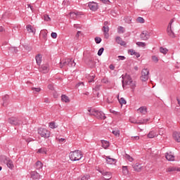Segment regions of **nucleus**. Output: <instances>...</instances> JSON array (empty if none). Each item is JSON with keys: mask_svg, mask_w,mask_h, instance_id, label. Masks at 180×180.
<instances>
[{"mask_svg": "<svg viewBox=\"0 0 180 180\" xmlns=\"http://www.w3.org/2000/svg\"><path fill=\"white\" fill-rule=\"evenodd\" d=\"M88 112H89V115L90 116H95L96 119H99L100 120H105V119H106L105 113H103L102 111H99L95 109H89Z\"/></svg>", "mask_w": 180, "mask_h": 180, "instance_id": "nucleus-1", "label": "nucleus"}, {"mask_svg": "<svg viewBox=\"0 0 180 180\" xmlns=\"http://www.w3.org/2000/svg\"><path fill=\"white\" fill-rule=\"evenodd\" d=\"M69 157L71 161H79V160L82 158V152H81V150H75L70 152Z\"/></svg>", "mask_w": 180, "mask_h": 180, "instance_id": "nucleus-2", "label": "nucleus"}, {"mask_svg": "<svg viewBox=\"0 0 180 180\" xmlns=\"http://www.w3.org/2000/svg\"><path fill=\"white\" fill-rule=\"evenodd\" d=\"M77 63L74 61L73 59H65V61L60 62V67L63 68V67H75Z\"/></svg>", "mask_w": 180, "mask_h": 180, "instance_id": "nucleus-3", "label": "nucleus"}, {"mask_svg": "<svg viewBox=\"0 0 180 180\" xmlns=\"http://www.w3.org/2000/svg\"><path fill=\"white\" fill-rule=\"evenodd\" d=\"M8 123H10V124H12L13 126H20V124H22V123L23 122H22V120H20V118L19 117H11L8 119Z\"/></svg>", "mask_w": 180, "mask_h": 180, "instance_id": "nucleus-4", "label": "nucleus"}, {"mask_svg": "<svg viewBox=\"0 0 180 180\" xmlns=\"http://www.w3.org/2000/svg\"><path fill=\"white\" fill-rule=\"evenodd\" d=\"M38 134H40L41 137H44V139H49L51 132L45 128H39Z\"/></svg>", "mask_w": 180, "mask_h": 180, "instance_id": "nucleus-5", "label": "nucleus"}, {"mask_svg": "<svg viewBox=\"0 0 180 180\" xmlns=\"http://www.w3.org/2000/svg\"><path fill=\"white\" fill-rule=\"evenodd\" d=\"M2 161L4 164H6L10 169H13L15 168V165H13V162L11 158L6 157V156H3L2 157Z\"/></svg>", "mask_w": 180, "mask_h": 180, "instance_id": "nucleus-6", "label": "nucleus"}, {"mask_svg": "<svg viewBox=\"0 0 180 180\" xmlns=\"http://www.w3.org/2000/svg\"><path fill=\"white\" fill-rule=\"evenodd\" d=\"M150 75V70L148 69H143L141 71V76L140 77L141 81L143 82H146V81H148V77Z\"/></svg>", "mask_w": 180, "mask_h": 180, "instance_id": "nucleus-7", "label": "nucleus"}, {"mask_svg": "<svg viewBox=\"0 0 180 180\" xmlns=\"http://www.w3.org/2000/svg\"><path fill=\"white\" fill-rule=\"evenodd\" d=\"M173 22H174V18L170 20L167 29L168 36H169V37H172V39L175 37V33H174V31H172Z\"/></svg>", "mask_w": 180, "mask_h": 180, "instance_id": "nucleus-8", "label": "nucleus"}, {"mask_svg": "<svg viewBox=\"0 0 180 180\" xmlns=\"http://www.w3.org/2000/svg\"><path fill=\"white\" fill-rule=\"evenodd\" d=\"M133 79H131V77L130 75L126 74L124 77H122V86L124 88V85H129L130 82H131Z\"/></svg>", "mask_w": 180, "mask_h": 180, "instance_id": "nucleus-9", "label": "nucleus"}, {"mask_svg": "<svg viewBox=\"0 0 180 180\" xmlns=\"http://www.w3.org/2000/svg\"><path fill=\"white\" fill-rule=\"evenodd\" d=\"M98 172H100V174H101L102 175H103V179L104 180H110L112 179V173L110 172H105V170H101V169H98Z\"/></svg>", "mask_w": 180, "mask_h": 180, "instance_id": "nucleus-10", "label": "nucleus"}, {"mask_svg": "<svg viewBox=\"0 0 180 180\" xmlns=\"http://www.w3.org/2000/svg\"><path fill=\"white\" fill-rule=\"evenodd\" d=\"M88 6L89 9L91 11H93L94 12H95L96 11H98V3H96L94 1L89 2L88 3Z\"/></svg>", "mask_w": 180, "mask_h": 180, "instance_id": "nucleus-11", "label": "nucleus"}, {"mask_svg": "<svg viewBox=\"0 0 180 180\" xmlns=\"http://www.w3.org/2000/svg\"><path fill=\"white\" fill-rule=\"evenodd\" d=\"M49 70L50 69L48 63L42 65L39 68V70L41 71V72H43V74H47Z\"/></svg>", "mask_w": 180, "mask_h": 180, "instance_id": "nucleus-12", "label": "nucleus"}, {"mask_svg": "<svg viewBox=\"0 0 180 180\" xmlns=\"http://www.w3.org/2000/svg\"><path fill=\"white\" fill-rule=\"evenodd\" d=\"M2 101H3L2 105L4 108H6V106H8V105H9V95L6 94L4 96H3Z\"/></svg>", "mask_w": 180, "mask_h": 180, "instance_id": "nucleus-13", "label": "nucleus"}, {"mask_svg": "<svg viewBox=\"0 0 180 180\" xmlns=\"http://www.w3.org/2000/svg\"><path fill=\"white\" fill-rule=\"evenodd\" d=\"M105 160L107 164L112 165L113 164H116V159L110 158V156H106Z\"/></svg>", "mask_w": 180, "mask_h": 180, "instance_id": "nucleus-14", "label": "nucleus"}, {"mask_svg": "<svg viewBox=\"0 0 180 180\" xmlns=\"http://www.w3.org/2000/svg\"><path fill=\"white\" fill-rule=\"evenodd\" d=\"M134 171H136V172H140L143 169V166L141 164L136 163L135 165H132Z\"/></svg>", "mask_w": 180, "mask_h": 180, "instance_id": "nucleus-15", "label": "nucleus"}, {"mask_svg": "<svg viewBox=\"0 0 180 180\" xmlns=\"http://www.w3.org/2000/svg\"><path fill=\"white\" fill-rule=\"evenodd\" d=\"M140 37L141 40H147L150 39V35L147 34V31H143L140 34Z\"/></svg>", "mask_w": 180, "mask_h": 180, "instance_id": "nucleus-16", "label": "nucleus"}, {"mask_svg": "<svg viewBox=\"0 0 180 180\" xmlns=\"http://www.w3.org/2000/svg\"><path fill=\"white\" fill-rule=\"evenodd\" d=\"M105 39H109V27L103 26L102 28Z\"/></svg>", "mask_w": 180, "mask_h": 180, "instance_id": "nucleus-17", "label": "nucleus"}, {"mask_svg": "<svg viewBox=\"0 0 180 180\" xmlns=\"http://www.w3.org/2000/svg\"><path fill=\"white\" fill-rule=\"evenodd\" d=\"M115 41L117 43V44H120V46H126V41H123L120 37H117L115 38Z\"/></svg>", "mask_w": 180, "mask_h": 180, "instance_id": "nucleus-18", "label": "nucleus"}, {"mask_svg": "<svg viewBox=\"0 0 180 180\" xmlns=\"http://www.w3.org/2000/svg\"><path fill=\"white\" fill-rule=\"evenodd\" d=\"M173 139L175 141H177V143H180V132L174 131L173 133Z\"/></svg>", "mask_w": 180, "mask_h": 180, "instance_id": "nucleus-19", "label": "nucleus"}, {"mask_svg": "<svg viewBox=\"0 0 180 180\" xmlns=\"http://www.w3.org/2000/svg\"><path fill=\"white\" fill-rule=\"evenodd\" d=\"M41 58H43V56L40 53H38L35 56V60H36V63H37V65H40V64H41Z\"/></svg>", "mask_w": 180, "mask_h": 180, "instance_id": "nucleus-20", "label": "nucleus"}, {"mask_svg": "<svg viewBox=\"0 0 180 180\" xmlns=\"http://www.w3.org/2000/svg\"><path fill=\"white\" fill-rule=\"evenodd\" d=\"M26 29L28 33H33V34H36V29L33 28V27L30 25H27L26 26Z\"/></svg>", "mask_w": 180, "mask_h": 180, "instance_id": "nucleus-21", "label": "nucleus"}, {"mask_svg": "<svg viewBox=\"0 0 180 180\" xmlns=\"http://www.w3.org/2000/svg\"><path fill=\"white\" fill-rule=\"evenodd\" d=\"M31 178H32V179H40V174L37 172H32Z\"/></svg>", "mask_w": 180, "mask_h": 180, "instance_id": "nucleus-22", "label": "nucleus"}, {"mask_svg": "<svg viewBox=\"0 0 180 180\" xmlns=\"http://www.w3.org/2000/svg\"><path fill=\"white\" fill-rule=\"evenodd\" d=\"M87 77V79L89 81V84H91L92 82H95V75H93V74H91V75H88L86 76Z\"/></svg>", "mask_w": 180, "mask_h": 180, "instance_id": "nucleus-23", "label": "nucleus"}, {"mask_svg": "<svg viewBox=\"0 0 180 180\" xmlns=\"http://www.w3.org/2000/svg\"><path fill=\"white\" fill-rule=\"evenodd\" d=\"M101 143H102V148H105V150H106V148H108L110 146L109 144V141H105V140H101Z\"/></svg>", "mask_w": 180, "mask_h": 180, "instance_id": "nucleus-24", "label": "nucleus"}, {"mask_svg": "<svg viewBox=\"0 0 180 180\" xmlns=\"http://www.w3.org/2000/svg\"><path fill=\"white\" fill-rule=\"evenodd\" d=\"M165 157L166 160H167L168 161H174V160H175V157L174 155H169L168 153H166Z\"/></svg>", "mask_w": 180, "mask_h": 180, "instance_id": "nucleus-25", "label": "nucleus"}, {"mask_svg": "<svg viewBox=\"0 0 180 180\" xmlns=\"http://www.w3.org/2000/svg\"><path fill=\"white\" fill-rule=\"evenodd\" d=\"M61 101H62V102H65V103H68V102H70V98H68V96L63 94V95L61 96Z\"/></svg>", "mask_w": 180, "mask_h": 180, "instance_id": "nucleus-26", "label": "nucleus"}, {"mask_svg": "<svg viewBox=\"0 0 180 180\" xmlns=\"http://www.w3.org/2000/svg\"><path fill=\"white\" fill-rule=\"evenodd\" d=\"M155 136H157V134H156L155 131H150L148 134V139H154V137H155Z\"/></svg>", "mask_w": 180, "mask_h": 180, "instance_id": "nucleus-27", "label": "nucleus"}, {"mask_svg": "<svg viewBox=\"0 0 180 180\" xmlns=\"http://www.w3.org/2000/svg\"><path fill=\"white\" fill-rule=\"evenodd\" d=\"M125 32H126V29H124V27H123L122 26H119L117 27V33H119L120 34L125 33Z\"/></svg>", "mask_w": 180, "mask_h": 180, "instance_id": "nucleus-28", "label": "nucleus"}, {"mask_svg": "<svg viewBox=\"0 0 180 180\" xmlns=\"http://www.w3.org/2000/svg\"><path fill=\"white\" fill-rule=\"evenodd\" d=\"M35 165H36V168L37 169H41L43 168V163H41V162L40 161H37L36 163H35Z\"/></svg>", "mask_w": 180, "mask_h": 180, "instance_id": "nucleus-29", "label": "nucleus"}, {"mask_svg": "<svg viewBox=\"0 0 180 180\" xmlns=\"http://www.w3.org/2000/svg\"><path fill=\"white\" fill-rule=\"evenodd\" d=\"M39 154H47V149L46 148H41L38 150Z\"/></svg>", "mask_w": 180, "mask_h": 180, "instance_id": "nucleus-30", "label": "nucleus"}, {"mask_svg": "<svg viewBox=\"0 0 180 180\" xmlns=\"http://www.w3.org/2000/svg\"><path fill=\"white\" fill-rule=\"evenodd\" d=\"M138 110L140 112V113H142V115H146V113H147V108L145 107H141L138 109Z\"/></svg>", "mask_w": 180, "mask_h": 180, "instance_id": "nucleus-31", "label": "nucleus"}, {"mask_svg": "<svg viewBox=\"0 0 180 180\" xmlns=\"http://www.w3.org/2000/svg\"><path fill=\"white\" fill-rule=\"evenodd\" d=\"M124 157L126 160H128L130 162H133V161H134V159L127 153H125Z\"/></svg>", "mask_w": 180, "mask_h": 180, "instance_id": "nucleus-32", "label": "nucleus"}, {"mask_svg": "<svg viewBox=\"0 0 180 180\" xmlns=\"http://www.w3.org/2000/svg\"><path fill=\"white\" fill-rule=\"evenodd\" d=\"M130 86L131 89H132L133 92L134 91V89H136V82H134L133 80L128 84Z\"/></svg>", "mask_w": 180, "mask_h": 180, "instance_id": "nucleus-33", "label": "nucleus"}, {"mask_svg": "<svg viewBox=\"0 0 180 180\" xmlns=\"http://www.w3.org/2000/svg\"><path fill=\"white\" fill-rule=\"evenodd\" d=\"M175 171H176V167H170L166 169V172H174Z\"/></svg>", "mask_w": 180, "mask_h": 180, "instance_id": "nucleus-34", "label": "nucleus"}, {"mask_svg": "<svg viewBox=\"0 0 180 180\" xmlns=\"http://www.w3.org/2000/svg\"><path fill=\"white\" fill-rule=\"evenodd\" d=\"M42 19H44L45 22H50L51 20V18H50V16H49V15H46V14L43 15Z\"/></svg>", "mask_w": 180, "mask_h": 180, "instance_id": "nucleus-35", "label": "nucleus"}, {"mask_svg": "<svg viewBox=\"0 0 180 180\" xmlns=\"http://www.w3.org/2000/svg\"><path fill=\"white\" fill-rule=\"evenodd\" d=\"M129 122L131 123H134V124H139V120H136L134 117H130L129 118Z\"/></svg>", "mask_w": 180, "mask_h": 180, "instance_id": "nucleus-36", "label": "nucleus"}, {"mask_svg": "<svg viewBox=\"0 0 180 180\" xmlns=\"http://www.w3.org/2000/svg\"><path fill=\"white\" fill-rule=\"evenodd\" d=\"M122 172L124 175H127L129 174V170L127 169V166L122 167Z\"/></svg>", "mask_w": 180, "mask_h": 180, "instance_id": "nucleus-37", "label": "nucleus"}, {"mask_svg": "<svg viewBox=\"0 0 180 180\" xmlns=\"http://www.w3.org/2000/svg\"><path fill=\"white\" fill-rule=\"evenodd\" d=\"M32 91H33V94H37V92H40V91H41V89H40L39 87H32Z\"/></svg>", "mask_w": 180, "mask_h": 180, "instance_id": "nucleus-38", "label": "nucleus"}, {"mask_svg": "<svg viewBox=\"0 0 180 180\" xmlns=\"http://www.w3.org/2000/svg\"><path fill=\"white\" fill-rule=\"evenodd\" d=\"M148 122V119H141V120H139V124H146Z\"/></svg>", "mask_w": 180, "mask_h": 180, "instance_id": "nucleus-39", "label": "nucleus"}, {"mask_svg": "<svg viewBox=\"0 0 180 180\" xmlns=\"http://www.w3.org/2000/svg\"><path fill=\"white\" fill-rule=\"evenodd\" d=\"M91 178V176L89 174H84L81 176V180H88Z\"/></svg>", "mask_w": 180, "mask_h": 180, "instance_id": "nucleus-40", "label": "nucleus"}, {"mask_svg": "<svg viewBox=\"0 0 180 180\" xmlns=\"http://www.w3.org/2000/svg\"><path fill=\"white\" fill-rule=\"evenodd\" d=\"M160 53H162L163 54H167V53H168V49L163 48V47H160Z\"/></svg>", "mask_w": 180, "mask_h": 180, "instance_id": "nucleus-41", "label": "nucleus"}, {"mask_svg": "<svg viewBox=\"0 0 180 180\" xmlns=\"http://www.w3.org/2000/svg\"><path fill=\"white\" fill-rule=\"evenodd\" d=\"M119 102L121 105H126L127 103V101L124 99V98L122 97L120 100Z\"/></svg>", "mask_w": 180, "mask_h": 180, "instance_id": "nucleus-42", "label": "nucleus"}, {"mask_svg": "<svg viewBox=\"0 0 180 180\" xmlns=\"http://www.w3.org/2000/svg\"><path fill=\"white\" fill-rule=\"evenodd\" d=\"M96 44H100L101 41H102V39L99 37H96L94 39Z\"/></svg>", "mask_w": 180, "mask_h": 180, "instance_id": "nucleus-43", "label": "nucleus"}, {"mask_svg": "<svg viewBox=\"0 0 180 180\" xmlns=\"http://www.w3.org/2000/svg\"><path fill=\"white\" fill-rule=\"evenodd\" d=\"M103 51H105V49L103 47L101 48L98 51V56H102V54H103Z\"/></svg>", "mask_w": 180, "mask_h": 180, "instance_id": "nucleus-44", "label": "nucleus"}, {"mask_svg": "<svg viewBox=\"0 0 180 180\" xmlns=\"http://www.w3.org/2000/svg\"><path fill=\"white\" fill-rule=\"evenodd\" d=\"M136 46H139V47H144L146 46V42H136Z\"/></svg>", "mask_w": 180, "mask_h": 180, "instance_id": "nucleus-45", "label": "nucleus"}, {"mask_svg": "<svg viewBox=\"0 0 180 180\" xmlns=\"http://www.w3.org/2000/svg\"><path fill=\"white\" fill-rule=\"evenodd\" d=\"M136 20L139 23H144L145 22L144 18H143V17H138Z\"/></svg>", "mask_w": 180, "mask_h": 180, "instance_id": "nucleus-46", "label": "nucleus"}, {"mask_svg": "<svg viewBox=\"0 0 180 180\" xmlns=\"http://www.w3.org/2000/svg\"><path fill=\"white\" fill-rule=\"evenodd\" d=\"M78 15V13H70V18H72L73 19H77V16Z\"/></svg>", "mask_w": 180, "mask_h": 180, "instance_id": "nucleus-47", "label": "nucleus"}, {"mask_svg": "<svg viewBox=\"0 0 180 180\" xmlns=\"http://www.w3.org/2000/svg\"><path fill=\"white\" fill-rule=\"evenodd\" d=\"M49 127L51 129H56L57 127L56 126V122H50L49 123Z\"/></svg>", "mask_w": 180, "mask_h": 180, "instance_id": "nucleus-48", "label": "nucleus"}, {"mask_svg": "<svg viewBox=\"0 0 180 180\" xmlns=\"http://www.w3.org/2000/svg\"><path fill=\"white\" fill-rule=\"evenodd\" d=\"M101 86H102L101 84H97V85L95 86L94 88H93V89L94 91H101Z\"/></svg>", "mask_w": 180, "mask_h": 180, "instance_id": "nucleus-49", "label": "nucleus"}, {"mask_svg": "<svg viewBox=\"0 0 180 180\" xmlns=\"http://www.w3.org/2000/svg\"><path fill=\"white\" fill-rule=\"evenodd\" d=\"M42 37L44 40H47V32L46 31L42 32Z\"/></svg>", "mask_w": 180, "mask_h": 180, "instance_id": "nucleus-50", "label": "nucleus"}, {"mask_svg": "<svg viewBox=\"0 0 180 180\" xmlns=\"http://www.w3.org/2000/svg\"><path fill=\"white\" fill-rule=\"evenodd\" d=\"M135 53H136V51H134V49L128 50V53L130 54L131 56H134Z\"/></svg>", "mask_w": 180, "mask_h": 180, "instance_id": "nucleus-51", "label": "nucleus"}, {"mask_svg": "<svg viewBox=\"0 0 180 180\" xmlns=\"http://www.w3.org/2000/svg\"><path fill=\"white\" fill-rule=\"evenodd\" d=\"M84 86V82H80L76 84V88H79V86Z\"/></svg>", "mask_w": 180, "mask_h": 180, "instance_id": "nucleus-52", "label": "nucleus"}, {"mask_svg": "<svg viewBox=\"0 0 180 180\" xmlns=\"http://www.w3.org/2000/svg\"><path fill=\"white\" fill-rule=\"evenodd\" d=\"M112 134H114L115 136H120V131H112Z\"/></svg>", "mask_w": 180, "mask_h": 180, "instance_id": "nucleus-53", "label": "nucleus"}, {"mask_svg": "<svg viewBox=\"0 0 180 180\" xmlns=\"http://www.w3.org/2000/svg\"><path fill=\"white\" fill-rule=\"evenodd\" d=\"M51 37H52V39H57V32H52L51 34Z\"/></svg>", "mask_w": 180, "mask_h": 180, "instance_id": "nucleus-54", "label": "nucleus"}, {"mask_svg": "<svg viewBox=\"0 0 180 180\" xmlns=\"http://www.w3.org/2000/svg\"><path fill=\"white\" fill-rule=\"evenodd\" d=\"M101 82H103V84H108L109 81L108 80V78L104 77L103 79H101Z\"/></svg>", "mask_w": 180, "mask_h": 180, "instance_id": "nucleus-55", "label": "nucleus"}, {"mask_svg": "<svg viewBox=\"0 0 180 180\" xmlns=\"http://www.w3.org/2000/svg\"><path fill=\"white\" fill-rule=\"evenodd\" d=\"M152 60L154 61V63H157L158 61V57L153 56H152Z\"/></svg>", "mask_w": 180, "mask_h": 180, "instance_id": "nucleus-56", "label": "nucleus"}, {"mask_svg": "<svg viewBox=\"0 0 180 180\" xmlns=\"http://www.w3.org/2000/svg\"><path fill=\"white\" fill-rule=\"evenodd\" d=\"M131 140H132L133 141H136V140H140V136H132V137H131Z\"/></svg>", "mask_w": 180, "mask_h": 180, "instance_id": "nucleus-57", "label": "nucleus"}, {"mask_svg": "<svg viewBox=\"0 0 180 180\" xmlns=\"http://www.w3.org/2000/svg\"><path fill=\"white\" fill-rule=\"evenodd\" d=\"M110 113H112L113 115H119V112L117 111H115L113 110H110Z\"/></svg>", "mask_w": 180, "mask_h": 180, "instance_id": "nucleus-58", "label": "nucleus"}, {"mask_svg": "<svg viewBox=\"0 0 180 180\" xmlns=\"http://www.w3.org/2000/svg\"><path fill=\"white\" fill-rule=\"evenodd\" d=\"M134 56H136V58H139L140 57V53L135 52V53H134Z\"/></svg>", "mask_w": 180, "mask_h": 180, "instance_id": "nucleus-59", "label": "nucleus"}, {"mask_svg": "<svg viewBox=\"0 0 180 180\" xmlns=\"http://www.w3.org/2000/svg\"><path fill=\"white\" fill-rule=\"evenodd\" d=\"M118 58H119V60H126V57H124L123 56H119Z\"/></svg>", "mask_w": 180, "mask_h": 180, "instance_id": "nucleus-60", "label": "nucleus"}, {"mask_svg": "<svg viewBox=\"0 0 180 180\" xmlns=\"http://www.w3.org/2000/svg\"><path fill=\"white\" fill-rule=\"evenodd\" d=\"M48 88H49V89H51V91H53V89H54L53 84H49Z\"/></svg>", "mask_w": 180, "mask_h": 180, "instance_id": "nucleus-61", "label": "nucleus"}, {"mask_svg": "<svg viewBox=\"0 0 180 180\" xmlns=\"http://www.w3.org/2000/svg\"><path fill=\"white\" fill-rule=\"evenodd\" d=\"M103 4H109L110 2L109 0H100Z\"/></svg>", "mask_w": 180, "mask_h": 180, "instance_id": "nucleus-62", "label": "nucleus"}, {"mask_svg": "<svg viewBox=\"0 0 180 180\" xmlns=\"http://www.w3.org/2000/svg\"><path fill=\"white\" fill-rule=\"evenodd\" d=\"M44 102H45V103H50V100H49L48 98H44Z\"/></svg>", "mask_w": 180, "mask_h": 180, "instance_id": "nucleus-63", "label": "nucleus"}, {"mask_svg": "<svg viewBox=\"0 0 180 180\" xmlns=\"http://www.w3.org/2000/svg\"><path fill=\"white\" fill-rule=\"evenodd\" d=\"M109 68H110V70H115V65H110V66H109Z\"/></svg>", "mask_w": 180, "mask_h": 180, "instance_id": "nucleus-64", "label": "nucleus"}]
</instances>
